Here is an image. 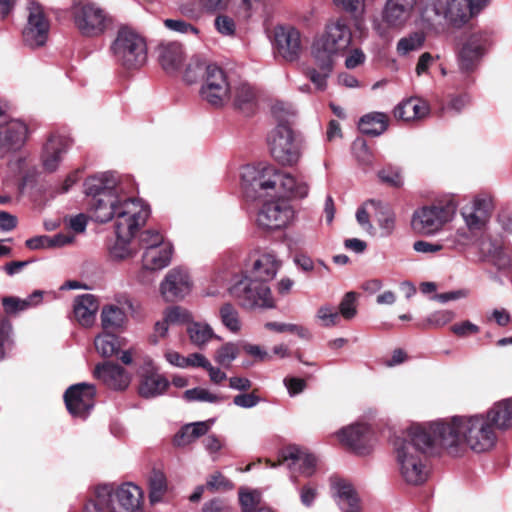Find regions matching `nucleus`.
Instances as JSON below:
<instances>
[{
    "mask_svg": "<svg viewBox=\"0 0 512 512\" xmlns=\"http://www.w3.org/2000/svg\"><path fill=\"white\" fill-rule=\"evenodd\" d=\"M359 130L368 136H379L388 128V116L383 112H371L360 118Z\"/></svg>",
    "mask_w": 512,
    "mask_h": 512,
    "instance_id": "obj_38",
    "label": "nucleus"
},
{
    "mask_svg": "<svg viewBox=\"0 0 512 512\" xmlns=\"http://www.w3.org/2000/svg\"><path fill=\"white\" fill-rule=\"evenodd\" d=\"M113 485L104 484L96 488L95 498L89 501L84 512H119L112 506Z\"/></svg>",
    "mask_w": 512,
    "mask_h": 512,
    "instance_id": "obj_37",
    "label": "nucleus"
},
{
    "mask_svg": "<svg viewBox=\"0 0 512 512\" xmlns=\"http://www.w3.org/2000/svg\"><path fill=\"white\" fill-rule=\"evenodd\" d=\"M96 389L93 384L78 383L70 386L64 401L69 413L74 417L85 419L94 407Z\"/></svg>",
    "mask_w": 512,
    "mask_h": 512,
    "instance_id": "obj_15",
    "label": "nucleus"
},
{
    "mask_svg": "<svg viewBox=\"0 0 512 512\" xmlns=\"http://www.w3.org/2000/svg\"><path fill=\"white\" fill-rule=\"evenodd\" d=\"M394 446L398 469L404 481L411 485L423 484L428 478L426 455L439 446L431 423L412 424L395 440Z\"/></svg>",
    "mask_w": 512,
    "mask_h": 512,
    "instance_id": "obj_2",
    "label": "nucleus"
},
{
    "mask_svg": "<svg viewBox=\"0 0 512 512\" xmlns=\"http://www.w3.org/2000/svg\"><path fill=\"white\" fill-rule=\"evenodd\" d=\"M378 177L393 187H400L403 184L401 170L398 167L387 166L378 172Z\"/></svg>",
    "mask_w": 512,
    "mask_h": 512,
    "instance_id": "obj_60",
    "label": "nucleus"
},
{
    "mask_svg": "<svg viewBox=\"0 0 512 512\" xmlns=\"http://www.w3.org/2000/svg\"><path fill=\"white\" fill-rule=\"evenodd\" d=\"M70 14L74 27L85 38H100L114 27V17L93 1L74 0Z\"/></svg>",
    "mask_w": 512,
    "mask_h": 512,
    "instance_id": "obj_5",
    "label": "nucleus"
},
{
    "mask_svg": "<svg viewBox=\"0 0 512 512\" xmlns=\"http://www.w3.org/2000/svg\"><path fill=\"white\" fill-rule=\"evenodd\" d=\"M493 211V197L488 193H480L461 208V216L470 232H479L486 228Z\"/></svg>",
    "mask_w": 512,
    "mask_h": 512,
    "instance_id": "obj_12",
    "label": "nucleus"
},
{
    "mask_svg": "<svg viewBox=\"0 0 512 512\" xmlns=\"http://www.w3.org/2000/svg\"><path fill=\"white\" fill-rule=\"evenodd\" d=\"M338 505L343 512H360L359 498L354 488L344 481L336 484Z\"/></svg>",
    "mask_w": 512,
    "mask_h": 512,
    "instance_id": "obj_42",
    "label": "nucleus"
},
{
    "mask_svg": "<svg viewBox=\"0 0 512 512\" xmlns=\"http://www.w3.org/2000/svg\"><path fill=\"white\" fill-rule=\"evenodd\" d=\"M455 318V313L449 310L436 311L427 318V322L432 327H442Z\"/></svg>",
    "mask_w": 512,
    "mask_h": 512,
    "instance_id": "obj_64",
    "label": "nucleus"
},
{
    "mask_svg": "<svg viewBox=\"0 0 512 512\" xmlns=\"http://www.w3.org/2000/svg\"><path fill=\"white\" fill-rule=\"evenodd\" d=\"M357 294L355 292H347L343 298L341 299L338 312L341 316V319L344 320H352L357 314V304H356Z\"/></svg>",
    "mask_w": 512,
    "mask_h": 512,
    "instance_id": "obj_57",
    "label": "nucleus"
},
{
    "mask_svg": "<svg viewBox=\"0 0 512 512\" xmlns=\"http://www.w3.org/2000/svg\"><path fill=\"white\" fill-rule=\"evenodd\" d=\"M293 209L285 202L271 201L263 205L257 216L260 227L270 230L286 226L293 218Z\"/></svg>",
    "mask_w": 512,
    "mask_h": 512,
    "instance_id": "obj_21",
    "label": "nucleus"
},
{
    "mask_svg": "<svg viewBox=\"0 0 512 512\" xmlns=\"http://www.w3.org/2000/svg\"><path fill=\"white\" fill-rule=\"evenodd\" d=\"M439 447L453 457L461 456L467 448L476 453L492 449L496 443V429L486 413L454 416L449 421L431 423Z\"/></svg>",
    "mask_w": 512,
    "mask_h": 512,
    "instance_id": "obj_1",
    "label": "nucleus"
},
{
    "mask_svg": "<svg viewBox=\"0 0 512 512\" xmlns=\"http://www.w3.org/2000/svg\"><path fill=\"white\" fill-rule=\"evenodd\" d=\"M240 175L246 190L249 188L254 191L273 189L294 198H304L309 192V186L305 181L281 172L272 165H245L241 168Z\"/></svg>",
    "mask_w": 512,
    "mask_h": 512,
    "instance_id": "obj_3",
    "label": "nucleus"
},
{
    "mask_svg": "<svg viewBox=\"0 0 512 512\" xmlns=\"http://www.w3.org/2000/svg\"><path fill=\"white\" fill-rule=\"evenodd\" d=\"M339 441L353 450L355 453L364 455L369 453L373 446V432L366 423H355L338 431Z\"/></svg>",
    "mask_w": 512,
    "mask_h": 512,
    "instance_id": "obj_18",
    "label": "nucleus"
},
{
    "mask_svg": "<svg viewBox=\"0 0 512 512\" xmlns=\"http://www.w3.org/2000/svg\"><path fill=\"white\" fill-rule=\"evenodd\" d=\"M272 157L283 166H293L301 157L300 143L288 124H278L268 137Z\"/></svg>",
    "mask_w": 512,
    "mask_h": 512,
    "instance_id": "obj_8",
    "label": "nucleus"
},
{
    "mask_svg": "<svg viewBox=\"0 0 512 512\" xmlns=\"http://www.w3.org/2000/svg\"><path fill=\"white\" fill-rule=\"evenodd\" d=\"M42 298L43 292L36 290L25 299H20L14 296L4 297L2 299V305L6 313L16 314L39 305Z\"/></svg>",
    "mask_w": 512,
    "mask_h": 512,
    "instance_id": "obj_40",
    "label": "nucleus"
},
{
    "mask_svg": "<svg viewBox=\"0 0 512 512\" xmlns=\"http://www.w3.org/2000/svg\"><path fill=\"white\" fill-rule=\"evenodd\" d=\"M453 214V206H424L414 211L411 225L417 233L433 235L452 218Z\"/></svg>",
    "mask_w": 512,
    "mask_h": 512,
    "instance_id": "obj_13",
    "label": "nucleus"
},
{
    "mask_svg": "<svg viewBox=\"0 0 512 512\" xmlns=\"http://www.w3.org/2000/svg\"><path fill=\"white\" fill-rule=\"evenodd\" d=\"M444 5L447 22L453 26H462L474 15L469 0H446Z\"/></svg>",
    "mask_w": 512,
    "mask_h": 512,
    "instance_id": "obj_35",
    "label": "nucleus"
},
{
    "mask_svg": "<svg viewBox=\"0 0 512 512\" xmlns=\"http://www.w3.org/2000/svg\"><path fill=\"white\" fill-rule=\"evenodd\" d=\"M28 133V126L19 119L11 118L0 127V159L20 151L27 141Z\"/></svg>",
    "mask_w": 512,
    "mask_h": 512,
    "instance_id": "obj_16",
    "label": "nucleus"
},
{
    "mask_svg": "<svg viewBox=\"0 0 512 512\" xmlns=\"http://www.w3.org/2000/svg\"><path fill=\"white\" fill-rule=\"evenodd\" d=\"M205 485L211 492L227 491L233 488V484L219 472L210 475Z\"/></svg>",
    "mask_w": 512,
    "mask_h": 512,
    "instance_id": "obj_61",
    "label": "nucleus"
},
{
    "mask_svg": "<svg viewBox=\"0 0 512 512\" xmlns=\"http://www.w3.org/2000/svg\"><path fill=\"white\" fill-rule=\"evenodd\" d=\"M126 321V314L118 306H105L101 312V323L105 331H116L122 328Z\"/></svg>",
    "mask_w": 512,
    "mask_h": 512,
    "instance_id": "obj_45",
    "label": "nucleus"
},
{
    "mask_svg": "<svg viewBox=\"0 0 512 512\" xmlns=\"http://www.w3.org/2000/svg\"><path fill=\"white\" fill-rule=\"evenodd\" d=\"M352 33L343 19H337L326 25L324 33L316 38L311 47L313 59L327 61L343 53L350 45Z\"/></svg>",
    "mask_w": 512,
    "mask_h": 512,
    "instance_id": "obj_6",
    "label": "nucleus"
},
{
    "mask_svg": "<svg viewBox=\"0 0 512 512\" xmlns=\"http://www.w3.org/2000/svg\"><path fill=\"white\" fill-rule=\"evenodd\" d=\"M164 318L170 324L186 323V322L190 323L191 314L185 308H182L180 306H174L165 311Z\"/></svg>",
    "mask_w": 512,
    "mask_h": 512,
    "instance_id": "obj_62",
    "label": "nucleus"
},
{
    "mask_svg": "<svg viewBox=\"0 0 512 512\" xmlns=\"http://www.w3.org/2000/svg\"><path fill=\"white\" fill-rule=\"evenodd\" d=\"M420 19L424 28L439 32L447 22L444 2L442 0H426L421 10Z\"/></svg>",
    "mask_w": 512,
    "mask_h": 512,
    "instance_id": "obj_27",
    "label": "nucleus"
},
{
    "mask_svg": "<svg viewBox=\"0 0 512 512\" xmlns=\"http://www.w3.org/2000/svg\"><path fill=\"white\" fill-rule=\"evenodd\" d=\"M231 92L227 77L222 68L215 64L205 66V78L200 89L201 98L212 106L220 107Z\"/></svg>",
    "mask_w": 512,
    "mask_h": 512,
    "instance_id": "obj_11",
    "label": "nucleus"
},
{
    "mask_svg": "<svg viewBox=\"0 0 512 512\" xmlns=\"http://www.w3.org/2000/svg\"><path fill=\"white\" fill-rule=\"evenodd\" d=\"M167 491V480L164 473L160 470H153L149 477V500L152 504L158 503L163 499Z\"/></svg>",
    "mask_w": 512,
    "mask_h": 512,
    "instance_id": "obj_49",
    "label": "nucleus"
},
{
    "mask_svg": "<svg viewBox=\"0 0 512 512\" xmlns=\"http://www.w3.org/2000/svg\"><path fill=\"white\" fill-rule=\"evenodd\" d=\"M157 51L159 62L165 71L173 72L181 67L184 60V53L179 43H161Z\"/></svg>",
    "mask_w": 512,
    "mask_h": 512,
    "instance_id": "obj_32",
    "label": "nucleus"
},
{
    "mask_svg": "<svg viewBox=\"0 0 512 512\" xmlns=\"http://www.w3.org/2000/svg\"><path fill=\"white\" fill-rule=\"evenodd\" d=\"M121 192H116L103 197L90 199L89 212L91 218L99 223L113 220L117 206L121 199Z\"/></svg>",
    "mask_w": 512,
    "mask_h": 512,
    "instance_id": "obj_25",
    "label": "nucleus"
},
{
    "mask_svg": "<svg viewBox=\"0 0 512 512\" xmlns=\"http://www.w3.org/2000/svg\"><path fill=\"white\" fill-rule=\"evenodd\" d=\"M115 499L118 505L126 512H141L143 492L138 486L132 483H125L117 487V489L113 488L112 506H115Z\"/></svg>",
    "mask_w": 512,
    "mask_h": 512,
    "instance_id": "obj_24",
    "label": "nucleus"
},
{
    "mask_svg": "<svg viewBox=\"0 0 512 512\" xmlns=\"http://www.w3.org/2000/svg\"><path fill=\"white\" fill-rule=\"evenodd\" d=\"M184 398L188 401H202L209 403H218L223 400L219 395H216L205 388H193L184 392Z\"/></svg>",
    "mask_w": 512,
    "mask_h": 512,
    "instance_id": "obj_58",
    "label": "nucleus"
},
{
    "mask_svg": "<svg viewBox=\"0 0 512 512\" xmlns=\"http://www.w3.org/2000/svg\"><path fill=\"white\" fill-rule=\"evenodd\" d=\"M486 415L496 430L512 428V398L496 402Z\"/></svg>",
    "mask_w": 512,
    "mask_h": 512,
    "instance_id": "obj_34",
    "label": "nucleus"
},
{
    "mask_svg": "<svg viewBox=\"0 0 512 512\" xmlns=\"http://www.w3.org/2000/svg\"><path fill=\"white\" fill-rule=\"evenodd\" d=\"M238 355V344L234 342H227L215 351L214 360L219 365L229 368Z\"/></svg>",
    "mask_w": 512,
    "mask_h": 512,
    "instance_id": "obj_52",
    "label": "nucleus"
},
{
    "mask_svg": "<svg viewBox=\"0 0 512 512\" xmlns=\"http://www.w3.org/2000/svg\"><path fill=\"white\" fill-rule=\"evenodd\" d=\"M425 42L423 32H414L406 37L401 38L397 43V52L399 55L405 56L412 51L419 50Z\"/></svg>",
    "mask_w": 512,
    "mask_h": 512,
    "instance_id": "obj_53",
    "label": "nucleus"
},
{
    "mask_svg": "<svg viewBox=\"0 0 512 512\" xmlns=\"http://www.w3.org/2000/svg\"><path fill=\"white\" fill-rule=\"evenodd\" d=\"M254 100L255 91L249 84L241 83L234 89V102L239 109L246 110L252 106Z\"/></svg>",
    "mask_w": 512,
    "mask_h": 512,
    "instance_id": "obj_54",
    "label": "nucleus"
},
{
    "mask_svg": "<svg viewBox=\"0 0 512 512\" xmlns=\"http://www.w3.org/2000/svg\"><path fill=\"white\" fill-rule=\"evenodd\" d=\"M239 502L242 512H255L258 508H265L261 506V493L257 490L240 489Z\"/></svg>",
    "mask_w": 512,
    "mask_h": 512,
    "instance_id": "obj_55",
    "label": "nucleus"
},
{
    "mask_svg": "<svg viewBox=\"0 0 512 512\" xmlns=\"http://www.w3.org/2000/svg\"><path fill=\"white\" fill-rule=\"evenodd\" d=\"M265 328L268 330H271V331L278 332V333H283V332L295 333L300 338H303V339L311 338L310 331L301 325L290 324V323H279V322H267V323H265Z\"/></svg>",
    "mask_w": 512,
    "mask_h": 512,
    "instance_id": "obj_56",
    "label": "nucleus"
},
{
    "mask_svg": "<svg viewBox=\"0 0 512 512\" xmlns=\"http://www.w3.org/2000/svg\"><path fill=\"white\" fill-rule=\"evenodd\" d=\"M266 462L271 468L285 465L290 472V479L293 483H298L299 477H311L316 471L315 456L296 445L283 448L279 453L278 463L271 460Z\"/></svg>",
    "mask_w": 512,
    "mask_h": 512,
    "instance_id": "obj_10",
    "label": "nucleus"
},
{
    "mask_svg": "<svg viewBox=\"0 0 512 512\" xmlns=\"http://www.w3.org/2000/svg\"><path fill=\"white\" fill-rule=\"evenodd\" d=\"M93 376L107 388L115 391H123L131 383V375L121 365L105 361L95 366Z\"/></svg>",
    "mask_w": 512,
    "mask_h": 512,
    "instance_id": "obj_20",
    "label": "nucleus"
},
{
    "mask_svg": "<svg viewBox=\"0 0 512 512\" xmlns=\"http://www.w3.org/2000/svg\"><path fill=\"white\" fill-rule=\"evenodd\" d=\"M486 44L485 33H474L468 38L458 54L459 69L462 72L470 73L475 70L484 54Z\"/></svg>",
    "mask_w": 512,
    "mask_h": 512,
    "instance_id": "obj_22",
    "label": "nucleus"
},
{
    "mask_svg": "<svg viewBox=\"0 0 512 512\" xmlns=\"http://www.w3.org/2000/svg\"><path fill=\"white\" fill-rule=\"evenodd\" d=\"M273 46L279 56L289 62L299 59L302 51L301 33L291 25L275 27Z\"/></svg>",
    "mask_w": 512,
    "mask_h": 512,
    "instance_id": "obj_17",
    "label": "nucleus"
},
{
    "mask_svg": "<svg viewBox=\"0 0 512 512\" xmlns=\"http://www.w3.org/2000/svg\"><path fill=\"white\" fill-rule=\"evenodd\" d=\"M94 344L97 352L103 357H111L115 355L121 346L120 339L109 331L97 336Z\"/></svg>",
    "mask_w": 512,
    "mask_h": 512,
    "instance_id": "obj_48",
    "label": "nucleus"
},
{
    "mask_svg": "<svg viewBox=\"0 0 512 512\" xmlns=\"http://www.w3.org/2000/svg\"><path fill=\"white\" fill-rule=\"evenodd\" d=\"M251 260L252 265L249 270L251 275L265 283L276 276L281 266V262L277 259L276 255L271 252L253 255Z\"/></svg>",
    "mask_w": 512,
    "mask_h": 512,
    "instance_id": "obj_26",
    "label": "nucleus"
},
{
    "mask_svg": "<svg viewBox=\"0 0 512 512\" xmlns=\"http://www.w3.org/2000/svg\"><path fill=\"white\" fill-rule=\"evenodd\" d=\"M219 315L222 324L232 333H238L241 330V321L237 309L230 303L221 306Z\"/></svg>",
    "mask_w": 512,
    "mask_h": 512,
    "instance_id": "obj_51",
    "label": "nucleus"
},
{
    "mask_svg": "<svg viewBox=\"0 0 512 512\" xmlns=\"http://www.w3.org/2000/svg\"><path fill=\"white\" fill-rule=\"evenodd\" d=\"M412 9L395 0H388L383 11V20L392 27L402 26L409 19Z\"/></svg>",
    "mask_w": 512,
    "mask_h": 512,
    "instance_id": "obj_39",
    "label": "nucleus"
},
{
    "mask_svg": "<svg viewBox=\"0 0 512 512\" xmlns=\"http://www.w3.org/2000/svg\"><path fill=\"white\" fill-rule=\"evenodd\" d=\"M366 205H370L377 212V221L385 235H390L395 227V215L391 209L377 200H368Z\"/></svg>",
    "mask_w": 512,
    "mask_h": 512,
    "instance_id": "obj_46",
    "label": "nucleus"
},
{
    "mask_svg": "<svg viewBox=\"0 0 512 512\" xmlns=\"http://www.w3.org/2000/svg\"><path fill=\"white\" fill-rule=\"evenodd\" d=\"M169 386V381L156 372L146 373L142 376L139 385V394L144 398H154L162 395Z\"/></svg>",
    "mask_w": 512,
    "mask_h": 512,
    "instance_id": "obj_36",
    "label": "nucleus"
},
{
    "mask_svg": "<svg viewBox=\"0 0 512 512\" xmlns=\"http://www.w3.org/2000/svg\"><path fill=\"white\" fill-rule=\"evenodd\" d=\"M67 149L68 142L65 138L60 136L50 137L44 146L42 154L44 168L49 172H54L58 168Z\"/></svg>",
    "mask_w": 512,
    "mask_h": 512,
    "instance_id": "obj_29",
    "label": "nucleus"
},
{
    "mask_svg": "<svg viewBox=\"0 0 512 512\" xmlns=\"http://www.w3.org/2000/svg\"><path fill=\"white\" fill-rule=\"evenodd\" d=\"M213 420L194 422L184 425L174 436L173 443L177 447H185L205 435Z\"/></svg>",
    "mask_w": 512,
    "mask_h": 512,
    "instance_id": "obj_33",
    "label": "nucleus"
},
{
    "mask_svg": "<svg viewBox=\"0 0 512 512\" xmlns=\"http://www.w3.org/2000/svg\"><path fill=\"white\" fill-rule=\"evenodd\" d=\"M315 321L323 328H332L340 325L341 316L336 307L332 304L325 303L316 310Z\"/></svg>",
    "mask_w": 512,
    "mask_h": 512,
    "instance_id": "obj_47",
    "label": "nucleus"
},
{
    "mask_svg": "<svg viewBox=\"0 0 512 512\" xmlns=\"http://www.w3.org/2000/svg\"><path fill=\"white\" fill-rule=\"evenodd\" d=\"M12 335V325L10 321L6 318L0 319V361H2L6 352L10 350L13 341L11 338Z\"/></svg>",
    "mask_w": 512,
    "mask_h": 512,
    "instance_id": "obj_59",
    "label": "nucleus"
},
{
    "mask_svg": "<svg viewBox=\"0 0 512 512\" xmlns=\"http://www.w3.org/2000/svg\"><path fill=\"white\" fill-rule=\"evenodd\" d=\"M273 116L279 121V124H288V118L294 115L291 104L284 102H276L271 108Z\"/></svg>",
    "mask_w": 512,
    "mask_h": 512,
    "instance_id": "obj_63",
    "label": "nucleus"
},
{
    "mask_svg": "<svg viewBox=\"0 0 512 512\" xmlns=\"http://www.w3.org/2000/svg\"><path fill=\"white\" fill-rule=\"evenodd\" d=\"M187 334L191 343L198 348L204 347L212 339L220 340V337L214 333L212 327L203 322H190L187 327Z\"/></svg>",
    "mask_w": 512,
    "mask_h": 512,
    "instance_id": "obj_43",
    "label": "nucleus"
},
{
    "mask_svg": "<svg viewBox=\"0 0 512 512\" xmlns=\"http://www.w3.org/2000/svg\"><path fill=\"white\" fill-rule=\"evenodd\" d=\"M192 289L188 272L182 268L171 269L160 284V293L167 302L183 299Z\"/></svg>",
    "mask_w": 512,
    "mask_h": 512,
    "instance_id": "obj_19",
    "label": "nucleus"
},
{
    "mask_svg": "<svg viewBox=\"0 0 512 512\" xmlns=\"http://www.w3.org/2000/svg\"><path fill=\"white\" fill-rule=\"evenodd\" d=\"M229 293L244 309H270L275 307L269 286L256 277L243 276L231 285Z\"/></svg>",
    "mask_w": 512,
    "mask_h": 512,
    "instance_id": "obj_7",
    "label": "nucleus"
},
{
    "mask_svg": "<svg viewBox=\"0 0 512 512\" xmlns=\"http://www.w3.org/2000/svg\"><path fill=\"white\" fill-rule=\"evenodd\" d=\"M84 192L91 199L103 197L116 192H122L116 176L105 172L88 177L84 182Z\"/></svg>",
    "mask_w": 512,
    "mask_h": 512,
    "instance_id": "obj_23",
    "label": "nucleus"
},
{
    "mask_svg": "<svg viewBox=\"0 0 512 512\" xmlns=\"http://www.w3.org/2000/svg\"><path fill=\"white\" fill-rule=\"evenodd\" d=\"M367 0H334V4L358 24L363 21Z\"/></svg>",
    "mask_w": 512,
    "mask_h": 512,
    "instance_id": "obj_50",
    "label": "nucleus"
},
{
    "mask_svg": "<svg viewBox=\"0 0 512 512\" xmlns=\"http://www.w3.org/2000/svg\"><path fill=\"white\" fill-rule=\"evenodd\" d=\"M150 214L149 207L140 199L121 196L113 221L115 231L122 235L136 234Z\"/></svg>",
    "mask_w": 512,
    "mask_h": 512,
    "instance_id": "obj_9",
    "label": "nucleus"
},
{
    "mask_svg": "<svg viewBox=\"0 0 512 512\" xmlns=\"http://www.w3.org/2000/svg\"><path fill=\"white\" fill-rule=\"evenodd\" d=\"M109 51L114 61L128 70L139 69L147 62L148 48L145 38L128 25H121L117 29Z\"/></svg>",
    "mask_w": 512,
    "mask_h": 512,
    "instance_id": "obj_4",
    "label": "nucleus"
},
{
    "mask_svg": "<svg viewBox=\"0 0 512 512\" xmlns=\"http://www.w3.org/2000/svg\"><path fill=\"white\" fill-rule=\"evenodd\" d=\"M429 104L420 98L411 97L400 102L394 108V117L403 121L421 120L428 116Z\"/></svg>",
    "mask_w": 512,
    "mask_h": 512,
    "instance_id": "obj_28",
    "label": "nucleus"
},
{
    "mask_svg": "<svg viewBox=\"0 0 512 512\" xmlns=\"http://www.w3.org/2000/svg\"><path fill=\"white\" fill-rule=\"evenodd\" d=\"M27 24L23 30L24 42L30 47L43 46L50 30V22L43 6L35 0H31L27 6Z\"/></svg>",
    "mask_w": 512,
    "mask_h": 512,
    "instance_id": "obj_14",
    "label": "nucleus"
},
{
    "mask_svg": "<svg viewBox=\"0 0 512 512\" xmlns=\"http://www.w3.org/2000/svg\"><path fill=\"white\" fill-rule=\"evenodd\" d=\"M314 61L320 70L309 67L306 69L305 75L314 84L318 91H324L327 88V79L332 72L334 61L331 59H328L327 61L314 59Z\"/></svg>",
    "mask_w": 512,
    "mask_h": 512,
    "instance_id": "obj_41",
    "label": "nucleus"
},
{
    "mask_svg": "<svg viewBox=\"0 0 512 512\" xmlns=\"http://www.w3.org/2000/svg\"><path fill=\"white\" fill-rule=\"evenodd\" d=\"M98 308L99 304L94 295L83 294L75 298L73 312L79 324L89 327L95 321Z\"/></svg>",
    "mask_w": 512,
    "mask_h": 512,
    "instance_id": "obj_31",
    "label": "nucleus"
},
{
    "mask_svg": "<svg viewBox=\"0 0 512 512\" xmlns=\"http://www.w3.org/2000/svg\"><path fill=\"white\" fill-rule=\"evenodd\" d=\"M115 234L116 240L109 248L110 257L117 261L133 257L136 252L131 247V240L135 234L127 232V234L122 235L119 231H115Z\"/></svg>",
    "mask_w": 512,
    "mask_h": 512,
    "instance_id": "obj_44",
    "label": "nucleus"
},
{
    "mask_svg": "<svg viewBox=\"0 0 512 512\" xmlns=\"http://www.w3.org/2000/svg\"><path fill=\"white\" fill-rule=\"evenodd\" d=\"M173 247L170 243L146 247L142 256L143 267L147 270H160L171 262Z\"/></svg>",
    "mask_w": 512,
    "mask_h": 512,
    "instance_id": "obj_30",
    "label": "nucleus"
}]
</instances>
